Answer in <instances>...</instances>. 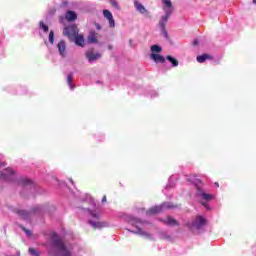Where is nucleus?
I'll return each mask as SVG.
<instances>
[{
    "label": "nucleus",
    "instance_id": "9b49d317",
    "mask_svg": "<svg viewBox=\"0 0 256 256\" xmlns=\"http://www.w3.org/2000/svg\"><path fill=\"white\" fill-rule=\"evenodd\" d=\"M134 7L142 15H145V13H149V11H147V8H145V6H143V4H141V2H139L137 0L134 1Z\"/></svg>",
    "mask_w": 256,
    "mask_h": 256
},
{
    "label": "nucleus",
    "instance_id": "2eb2a0df",
    "mask_svg": "<svg viewBox=\"0 0 256 256\" xmlns=\"http://www.w3.org/2000/svg\"><path fill=\"white\" fill-rule=\"evenodd\" d=\"M97 35L99 34H97L95 31L90 32V34L87 37L88 43H97Z\"/></svg>",
    "mask_w": 256,
    "mask_h": 256
},
{
    "label": "nucleus",
    "instance_id": "1a4fd4ad",
    "mask_svg": "<svg viewBox=\"0 0 256 256\" xmlns=\"http://www.w3.org/2000/svg\"><path fill=\"white\" fill-rule=\"evenodd\" d=\"M103 15L105 19L108 20L110 27H115V19H113V14L109 10H103Z\"/></svg>",
    "mask_w": 256,
    "mask_h": 256
},
{
    "label": "nucleus",
    "instance_id": "58836bf2",
    "mask_svg": "<svg viewBox=\"0 0 256 256\" xmlns=\"http://www.w3.org/2000/svg\"><path fill=\"white\" fill-rule=\"evenodd\" d=\"M252 3H253L254 5H256V0H253Z\"/></svg>",
    "mask_w": 256,
    "mask_h": 256
},
{
    "label": "nucleus",
    "instance_id": "a19ab883",
    "mask_svg": "<svg viewBox=\"0 0 256 256\" xmlns=\"http://www.w3.org/2000/svg\"><path fill=\"white\" fill-rule=\"evenodd\" d=\"M198 183H201V180H198Z\"/></svg>",
    "mask_w": 256,
    "mask_h": 256
},
{
    "label": "nucleus",
    "instance_id": "4c0bfd02",
    "mask_svg": "<svg viewBox=\"0 0 256 256\" xmlns=\"http://www.w3.org/2000/svg\"><path fill=\"white\" fill-rule=\"evenodd\" d=\"M203 207H207V203L202 202Z\"/></svg>",
    "mask_w": 256,
    "mask_h": 256
},
{
    "label": "nucleus",
    "instance_id": "39448f33",
    "mask_svg": "<svg viewBox=\"0 0 256 256\" xmlns=\"http://www.w3.org/2000/svg\"><path fill=\"white\" fill-rule=\"evenodd\" d=\"M1 176L6 179V181H17V177L15 176V170H13V168L4 169Z\"/></svg>",
    "mask_w": 256,
    "mask_h": 256
},
{
    "label": "nucleus",
    "instance_id": "423d86ee",
    "mask_svg": "<svg viewBox=\"0 0 256 256\" xmlns=\"http://www.w3.org/2000/svg\"><path fill=\"white\" fill-rule=\"evenodd\" d=\"M205 225H207V219H205V217L203 216H197L196 219L194 220V222L192 223V227H194V229H203V227H205Z\"/></svg>",
    "mask_w": 256,
    "mask_h": 256
},
{
    "label": "nucleus",
    "instance_id": "f704fd0d",
    "mask_svg": "<svg viewBox=\"0 0 256 256\" xmlns=\"http://www.w3.org/2000/svg\"><path fill=\"white\" fill-rule=\"evenodd\" d=\"M91 215H92V217L97 218V214L92 213Z\"/></svg>",
    "mask_w": 256,
    "mask_h": 256
},
{
    "label": "nucleus",
    "instance_id": "aec40b11",
    "mask_svg": "<svg viewBox=\"0 0 256 256\" xmlns=\"http://www.w3.org/2000/svg\"><path fill=\"white\" fill-rule=\"evenodd\" d=\"M151 51L152 53H161V51H163V48H161V46L159 45H152Z\"/></svg>",
    "mask_w": 256,
    "mask_h": 256
},
{
    "label": "nucleus",
    "instance_id": "bb28decb",
    "mask_svg": "<svg viewBox=\"0 0 256 256\" xmlns=\"http://www.w3.org/2000/svg\"><path fill=\"white\" fill-rule=\"evenodd\" d=\"M29 183H31L30 179H27V178L20 179V185H29Z\"/></svg>",
    "mask_w": 256,
    "mask_h": 256
},
{
    "label": "nucleus",
    "instance_id": "6e6552de",
    "mask_svg": "<svg viewBox=\"0 0 256 256\" xmlns=\"http://www.w3.org/2000/svg\"><path fill=\"white\" fill-rule=\"evenodd\" d=\"M86 59L91 63L93 61H97V59H101V54L95 53L93 50L86 52Z\"/></svg>",
    "mask_w": 256,
    "mask_h": 256
},
{
    "label": "nucleus",
    "instance_id": "a878e982",
    "mask_svg": "<svg viewBox=\"0 0 256 256\" xmlns=\"http://www.w3.org/2000/svg\"><path fill=\"white\" fill-rule=\"evenodd\" d=\"M28 251L32 256H39V251H37L35 248H29Z\"/></svg>",
    "mask_w": 256,
    "mask_h": 256
},
{
    "label": "nucleus",
    "instance_id": "412c9836",
    "mask_svg": "<svg viewBox=\"0 0 256 256\" xmlns=\"http://www.w3.org/2000/svg\"><path fill=\"white\" fill-rule=\"evenodd\" d=\"M169 17H171V10L166 11V14L162 17V22L167 23Z\"/></svg>",
    "mask_w": 256,
    "mask_h": 256
},
{
    "label": "nucleus",
    "instance_id": "6ab92c4d",
    "mask_svg": "<svg viewBox=\"0 0 256 256\" xmlns=\"http://www.w3.org/2000/svg\"><path fill=\"white\" fill-rule=\"evenodd\" d=\"M67 83H68L70 89H75V86H73V73L68 74Z\"/></svg>",
    "mask_w": 256,
    "mask_h": 256
},
{
    "label": "nucleus",
    "instance_id": "7c9ffc66",
    "mask_svg": "<svg viewBox=\"0 0 256 256\" xmlns=\"http://www.w3.org/2000/svg\"><path fill=\"white\" fill-rule=\"evenodd\" d=\"M162 35L165 37V39H169V34L167 33V28L162 30Z\"/></svg>",
    "mask_w": 256,
    "mask_h": 256
},
{
    "label": "nucleus",
    "instance_id": "e433bc0d",
    "mask_svg": "<svg viewBox=\"0 0 256 256\" xmlns=\"http://www.w3.org/2000/svg\"><path fill=\"white\" fill-rule=\"evenodd\" d=\"M214 185H215L216 187H219V182H215Z\"/></svg>",
    "mask_w": 256,
    "mask_h": 256
},
{
    "label": "nucleus",
    "instance_id": "a211bd4d",
    "mask_svg": "<svg viewBox=\"0 0 256 256\" xmlns=\"http://www.w3.org/2000/svg\"><path fill=\"white\" fill-rule=\"evenodd\" d=\"M206 59H211V56L209 54H203L197 56L196 61H198V63H205Z\"/></svg>",
    "mask_w": 256,
    "mask_h": 256
},
{
    "label": "nucleus",
    "instance_id": "b1692460",
    "mask_svg": "<svg viewBox=\"0 0 256 256\" xmlns=\"http://www.w3.org/2000/svg\"><path fill=\"white\" fill-rule=\"evenodd\" d=\"M138 233H139V235H144L145 237H148V239H151V234L143 231V229H141V228H138Z\"/></svg>",
    "mask_w": 256,
    "mask_h": 256
},
{
    "label": "nucleus",
    "instance_id": "f8f14e48",
    "mask_svg": "<svg viewBox=\"0 0 256 256\" xmlns=\"http://www.w3.org/2000/svg\"><path fill=\"white\" fill-rule=\"evenodd\" d=\"M57 48L59 50V53L62 57H65V51L67 49V44L64 42V40H61L58 44H57Z\"/></svg>",
    "mask_w": 256,
    "mask_h": 256
},
{
    "label": "nucleus",
    "instance_id": "5701e85b",
    "mask_svg": "<svg viewBox=\"0 0 256 256\" xmlns=\"http://www.w3.org/2000/svg\"><path fill=\"white\" fill-rule=\"evenodd\" d=\"M162 3L165 5V7H167L168 9H171V7H173V3L171 2V0H162Z\"/></svg>",
    "mask_w": 256,
    "mask_h": 256
},
{
    "label": "nucleus",
    "instance_id": "0eeeda50",
    "mask_svg": "<svg viewBox=\"0 0 256 256\" xmlns=\"http://www.w3.org/2000/svg\"><path fill=\"white\" fill-rule=\"evenodd\" d=\"M196 190L197 194L200 195L204 201H211L213 199V195L205 193V191L199 187V184H196Z\"/></svg>",
    "mask_w": 256,
    "mask_h": 256
},
{
    "label": "nucleus",
    "instance_id": "ea45409f",
    "mask_svg": "<svg viewBox=\"0 0 256 256\" xmlns=\"http://www.w3.org/2000/svg\"><path fill=\"white\" fill-rule=\"evenodd\" d=\"M70 181L73 183V179L70 178Z\"/></svg>",
    "mask_w": 256,
    "mask_h": 256
},
{
    "label": "nucleus",
    "instance_id": "393cba45",
    "mask_svg": "<svg viewBox=\"0 0 256 256\" xmlns=\"http://www.w3.org/2000/svg\"><path fill=\"white\" fill-rule=\"evenodd\" d=\"M40 29H43L44 33H47L49 31V26H47L45 23L40 22Z\"/></svg>",
    "mask_w": 256,
    "mask_h": 256
},
{
    "label": "nucleus",
    "instance_id": "2f4dec72",
    "mask_svg": "<svg viewBox=\"0 0 256 256\" xmlns=\"http://www.w3.org/2000/svg\"><path fill=\"white\" fill-rule=\"evenodd\" d=\"M102 203H107V195H104V196L102 197Z\"/></svg>",
    "mask_w": 256,
    "mask_h": 256
},
{
    "label": "nucleus",
    "instance_id": "cd10ccee",
    "mask_svg": "<svg viewBox=\"0 0 256 256\" xmlns=\"http://www.w3.org/2000/svg\"><path fill=\"white\" fill-rule=\"evenodd\" d=\"M110 5H112L114 9H119V3H117L115 0H110Z\"/></svg>",
    "mask_w": 256,
    "mask_h": 256
},
{
    "label": "nucleus",
    "instance_id": "4468645a",
    "mask_svg": "<svg viewBox=\"0 0 256 256\" xmlns=\"http://www.w3.org/2000/svg\"><path fill=\"white\" fill-rule=\"evenodd\" d=\"M66 21H75L77 20V14L74 11L69 10L65 15Z\"/></svg>",
    "mask_w": 256,
    "mask_h": 256
},
{
    "label": "nucleus",
    "instance_id": "f257e3e1",
    "mask_svg": "<svg viewBox=\"0 0 256 256\" xmlns=\"http://www.w3.org/2000/svg\"><path fill=\"white\" fill-rule=\"evenodd\" d=\"M62 35L67 37L72 43H75L77 47H85V36L79 34V27L76 24L65 26Z\"/></svg>",
    "mask_w": 256,
    "mask_h": 256
},
{
    "label": "nucleus",
    "instance_id": "7ed1b4c3",
    "mask_svg": "<svg viewBox=\"0 0 256 256\" xmlns=\"http://www.w3.org/2000/svg\"><path fill=\"white\" fill-rule=\"evenodd\" d=\"M174 207H177V206H173V205H170L169 203L165 202L163 204H161L160 206H154L152 208H150L146 214L147 215H157L159 213H162V211L164 209H174Z\"/></svg>",
    "mask_w": 256,
    "mask_h": 256
},
{
    "label": "nucleus",
    "instance_id": "f3484780",
    "mask_svg": "<svg viewBox=\"0 0 256 256\" xmlns=\"http://www.w3.org/2000/svg\"><path fill=\"white\" fill-rule=\"evenodd\" d=\"M166 59H167V61H169L172 64V66L179 67L178 59L173 58V56H171V55L166 56Z\"/></svg>",
    "mask_w": 256,
    "mask_h": 256
},
{
    "label": "nucleus",
    "instance_id": "9d476101",
    "mask_svg": "<svg viewBox=\"0 0 256 256\" xmlns=\"http://www.w3.org/2000/svg\"><path fill=\"white\" fill-rule=\"evenodd\" d=\"M164 225H170L171 227H179V222L171 217L168 216L165 220H163Z\"/></svg>",
    "mask_w": 256,
    "mask_h": 256
},
{
    "label": "nucleus",
    "instance_id": "20e7f679",
    "mask_svg": "<svg viewBox=\"0 0 256 256\" xmlns=\"http://www.w3.org/2000/svg\"><path fill=\"white\" fill-rule=\"evenodd\" d=\"M38 211H41V208H39V206H36V207L32 208L30 210V212H27L26 210L15 209L14 213H16V215H19V217H21V219H29V217H31V215L38 213Z\"/></svg>",
    "mask_w": 256,
    "mask_h": 256
},
{
    "label": "nucleus",
    "instance_id": "c756f323",
    "mask_svg": "<svg viewBox=\"0 0 256 256\" xmlns=\"http://www.w3.org/2000/svg\"><path fill=\"white\" fill-rule=\"evenodd\" d=\"M159 25H160V29H161L162 31L165 30V29H167V28L165 27V25H167V22L161 21V22L159 23Z\"/></svg>",
    "mask_w": 256,
    "mask_h": 256
},
{
    "label": "nucleus",
    "instance_id": "72a5a7b5",
    "mask_svg": "<svg viewBox=\"0 0 256 256\" xmlns=\"http://www.w3.org/2000/svg\"><path fill=\"white\" fill-rule=\"evenodd\" d=\"M108 49H109L110 51H113V45H108Z\"/></svg>",
    "mask_w": 256,
    "mask_h": 256
},
{
    "label": "nucleus",
    "instance_id": "473e14b6",
    "mask_svg": "<svg viewBox=\"0 0 256 256\" xmlns=\"http://www.w3.org/2000/svg\"><path fill=\"white\" fill-rule=\"evenodd\" d=\"M193 45L195 46L199 45V40H194Z\"/></svg>",
    "mask_w": 256,
    "mask_h": 256
},
{
    "label": "nucleus",
    "instance_id": "c9c22d12",
    "mask_svg": "<svg viewBox=\"0 0 256 256\" xmlns=\"http://www.w3.org/2000/svg\"><path fill=\"white\" fill-rule=\"evenodd\" d=\"M5 163H0V167H5Z\"/></svg>",
    "mask_w": 256,
    "mask_h": 256
},
{
    "label": "nucleus",
    "instance_id": "4be33fe9",
    "mask_svg": "<svg viewBox=\"0 0 256 256\" xmlns=\"http://www.w3.org/2000/svg\"><path fill=\"white\" fill-rule=\"evenodd\" d=\"M49 41L51 44L55 43V32L53 30L49 33Z\"/></svg>",
    "mask_w": 256,
    "mask_h": 256
},
{
    "label": "nucleus",
    "instance_id": "f03ea898",
    "mask_svg": "<svg viewBox=\"0 0 256 256\" xmlns=\"http://www.w3.org/2000/svg\"><path fill=\"white\" fill-rule=\"evenodd\" d=\"M50 256H72L71 249L58 236H54L52 247L48 250Z\"/></svg>",
    "mask_w": 256,
    "mask_h": 256
},
{
    "label": "nucleus",
    "instance_id": "c85d7f7f",
    "mask_svg": "<svg viewBox=\"0 0 256 256\" xmlns=\"http://www.w3.org/2000/svg\"><path fill=\"white\" fill-rule=\"evenodd\" d=\"M22 229H23V231L26 233V235H28V237H31V236L33 235V233L31 232V230H29V229H27V228H25V227H23Z\"/></svg>",
    "mask_w": 256,
    "mask_h": 256
},
{
    "label": "nucleus",
    "instance_id": "dca6fc26",
    "mask_svg": "<svg viewBox=\"0 0 256 256\" xmlns=\"http://www.w3.org/2000/svg\"><path fill=\"white\" fill-rule=\"evenodd\" d=\"M90 225H92L93 229H103L107 224L105 222H93L89 221Z\"/></svg>",
    "mask_w": 256,
    "mask_h": 256
},
{
    "label": "nucleus",
    "instance_id": "ddd939ff",
    "mask_svg": "<svg viewBox=\"0 0 256 256\" xmlns=\"http://www.w3.org/2000/svg\"><path fill=\"white\" fill-rule=\"evenodd\" d=\"M151 59L155 61V63H165L166 59L161 54H151Z\"/></svg>",
    "mask_w": 256,
    "mask_h": 256
}]
</instances>
